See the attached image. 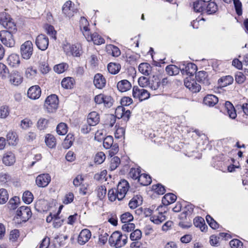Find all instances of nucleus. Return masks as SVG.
Wrapping results in <instances>:
<instances>
[{
  "label": "nucleus",
  "mask_w": 248,
  "mask_h": 248,
  "mask_svg": "<svg viewBox=\"0 0 248 248\" xmlns=\"http://www.w3.org/2000/svg\"><path fill=\"white\" fill-rule=\"evenodd\" d=\"M127 241V236L119 231L113 232L109 238L108 242L110 245L115 248L124 247Z\"/></svg>",
  "instance_id": "1"
},
{
  "label": "nucleus",
  "mask_w": 248,
  "mask_h": 248,
  "mask_svg": "<svg viewBox=\"0 0 248 248\" xmlns=\"http://www.w3.org/2000/svg\"><path fill=\"white\" fill-rule=\"evenodd\" d=\"M146 213L152 215L150 219L154 223L159 224L166 219L164 214L166 213V207L159 206L155 210L152 212V210L148 209Z\"/></svg>",
  "instance_id": "2"
},
{
  "label": "nucleus",
  "mask_w": 248,
  "mask_h": 248,
  "mask_svg": "<svg viewBox=\"0 0 248 248\" xmlns=\"http://www.w3.org/2000/svg\"><path fill=\"white\" fill-rule=\"evenodd\" d=\"M59 99L55 94H51L46 97L44 103V108L48 113H53L58 108Z\"/></svg>",
  "instance_id": "3"
},
{
  "label": "nucleus",
  "mask_w": 248,
  "mask_h": 248,
  "mask_svg": "<svg viewBox=\"0 0 248 248\" xmlns=\"http://www.w3.org/2000/svg\"><path fill=\"white\" fill-rule=\"evenodd\" d=\"M0 40L4 46L9 47H13L16 44L13 34L10 31H0Z\"/></svg>",
  "instance_id": "4"
},
{
  "label": "nucleus",
  "mask_w": 248,
  "mask_h": 248,
  "mask_svg": "<svg viewBox=\"0 0 248 248\" xmlns=\"http://www.w3.org/2000/svg\"><path fill=\"white\" fill-rule=\"evenodd\" d=\"M33 51V44L31 41H26L20 46V54L22 58L25 60H27L31 58Z\"/></svg>",
  "instance_id": "5"
},
{
  "label": "nucleus",
  "mask_w": 248,
  "mask_h": 248,
  "mask_svg": "<svg viewBox=\"0 0 248 248\" xmlns=\"http://www.w3.org/2000/svg\"><path fill=\"white\" fill-rule=\"evenodd\" d=\"M132 96L135 99L142 101L150 97V93L144 89L134 86L132 90Z\"/></svg>",
  "instance_id": "6"
},
{
  "label": "nucleus",
  "mask_w": 248,
  "mask_h": 248,
  "mask_svg": "<svg viewBox=\"0 0 248 248\" xmlns=\"http://www.w3.org/2000/svg\"><path fill=\"white\" fill-rule=\"evenodd\" d=\"M77 12V8L75 4L71 1L68 0L65 2L62 7V12L67 16H73Z\"/></svg>",
  "instance_id": "7"
},
{
  "label": "nucleus",
  "mask_w": 248,
  "mask_h": 248,
  "mask_svg": "<svg viewBox=\"0 0 248 248\" xmlns=\"http://www.w3.org/2000/svg\"><path fill=\"white\" fill-rule=\"evenodd\" d=\"M8 78L10 83L15 86L20 85L23 80V77L21 73L17 71L11 72Z\"/></svg>",
  "instance_id": "8"
},
{
  "label": "nucleus",
  "mask_w": 248,
  "mask_h": 248,
  "mask_svg": "<svg viewBox=\"0 0 248 248\" xmlns=\"http://www.w3.org/2000/svg\"><path fill=\"white\" fill-rule=\"evenodd\" d=\"M180 69L183 73L185 72L189 76L193 75L196 71V65L191 62H182L180 65Z\"/></svg>",
  "instance_id": "9"
},
{
  "label": "nucleus",
  "mask_w": 248,
  "mask_h": 248,
  "mask_svg": "<svg viewBox=\"0 0 248 248\" xmlns=\"http://www.w3.org/2000/svg\"><path fill=\"white\" fill-rule=\"evenodd\" d=\"M128 188L129 184L126 180H123L119 183L116 189L118 192V200H121L125 197Z\"/></svg>",
  "instance_id": "10"
},
{
  "label": "nucleus",
  "mask_w": 248,
  "mask_h": 248,
  "mask_svg": "<svg viewBox=\"0 0 248 248\" xmlns=\"http://www.w3.org/2000/svg\"><path fill=\"white\" fill-rule=\"evenodd\" d=\"M16 216L23 221L28 220L31 216V209L26 206H21L16 211Z\"/></svg>",
  "instance_id": "11"
},
{
  "label": "nucleus",
  "mask_w": 248,
  "mask_h": 248,
  "mask_svg": "<svg viewBox=\"0 0 248 248\" xmlns=\"http://www.w3.org/2000/svg\"><path fill=\"white\" fill-rule=\"evenodd\" d=\"M35 44L38 49L45 50L48 46V38L44 34H40L36 38Z\"/></svg>",
  "instance_id": "12"
},
{
  "label": "nucleus",
  "mask_w": 248,
  "mask_h": 248,
  "mask_svg": "<svg viewBox=\"0 0 248 248\" xmlns=\"http://www.w3.org/2000/svg\"><path fill=\"white\" fill-rule=\"evenodd\" d=\"M184 84L185 86L193 93L198 92L201 90V86L190 77L185 78Z\"/></svg>",
  "instance_id": "13"
},
{
  "label": "nucleus",
  "mask_w": 248,
  "mask_h": 248,
  "mask_svg": "<svg viewBox=\"0 0 248 248\" xmlns=\"http://www.w3.org/2000/svg\"><path fill=\"white\" fill-rule=\"evenodd\" d=\"M36 184L39 187L46 186L51 181V177L48 173L39 175L36 178Z\"/></svg>",
  "instance_id": "14"
},
{
  "label": "nucleus",
  "mask_w": 248,
  "mask_h": 248,
  "mask_svg": "<svg viewBox=\"0 0 248 248\" xmlns=\"http://www.w3.org/2000/svg\"><path fill=\"white\" fill-rule=\"evenodd\" d=\"M91 237V232L90 231L87 229L82 230L79 233L78 238V242L79 245H83L86 243Z\"/></svg>",
  "instance_id": "15"
},
{
  "label": "nucleus",
  "mask_w": 248,
  "mask_h": 248,
  "mask_svg": "<svg viewBox=\"0 0 248 248\" xmlns=\"http://www.w3.org/2000/svg\"><path fill=\"white\" fill-rule=\"evenodd\" d=\"M88 42L93 41L95 45H100L105 43L104 39L97 33H91L90 32L88 35L84 36Z\"/></svg>",
  "instance_id": "16"
},
{
  "label": "nucleus",
  "mask_w": 248,
  "mask_h": 248,
  "mask_svg": "<svg viewBox=\"0 0 248 248\" xmlns=\"http://www.w3.org/2000/svg\"><path fill=\"white\" fill-rule=\"evenodd\" d=\"M13 182V178L10 173L6 170L0 172V183L3 185H9Z\"/></svg>",
  "instance_id": "17"
},
{
  "label": "nucleus",
  "mask_w": 248,
  "mask_h": 248,
  "mask_svg": "<svg viewBox=\"0 0 248 248\" xmlns=\"http://www.w3.org/2000/svg\"><path fill=\"white\" fill-rule=\"evenodd\" d=\"M28 96L31 99L39 98L41 94V91L39 86L37 85L32 86L28 91Z\"/></svg>",
  "instance_id": "18"
},
{
  "label": "nucleus",
  "mask_w": 248,
  "mask_h": 248,
  "mask_svg": "<svg viewBox=\"0 0 248 248\" xmlns=\"http://www.w3.org/2000/svg\"><path fill=\"white\" fill-rule=\"evenodd\" d=\"M106 83V80L103 76L101 74L95 75L93 79V84L96 88L101 89L103 88Z\"/></svg>",
  "instance_id": "19"
},
{
  "label": "nucleus",
  "mask_w": 248,
  "mask_h": 248,
  "mask_svg": "<svg viewBox=\"0 0 248 248\" xmlns=\"http://www.w3.org/2000/svg\"><path fill=\"white\" fill-rule=\"evenodd\" d=\"M148 87L152 90L156 91L158 93L162 92L160 81L157 78L154 77L153 79L150 80Z\"/></svg>",
  "instance_id": "20"
},
{
  "label": "nucleus",
  "mask_w": 248,
  "mask_h": 248,
  "mask_svg": "<svg viewBox=\"0 0 248 248\" xmlns=\"http://www.w3.org/2000/svg\"><path fill=\"white\" fill-rule=\"evenodd\" d=\"M2 161L6 166H12L16 162L15 155L11 152H7L3 156Z\"/></svg>",
  "instance_id": "21"
},
{
  "label": "nucleus",
  "mask_w": 248,
  "mask_h": 248,
  "mask_svg": "<svg viewBox=\"0 0 248 248\" xmlns=\"http://www.w3.org/2000/svg\"><path fill=\"white\" fill-rule=\"evenodd\" d=\"M8 64L12 67H17L20 63L19 56L16 53L10 55L7 59Z\"/></svg>",
  "instance_id": "22"
},
{
  "label": "nucleus",
  "mask_w": 248,
  "mask_h": 248,
  "mask_svg": "<svg viewBox=\"0 0 248 248\" xmlns=\"http://www.w3.org/2000/svg\"><path fill=\"white\" fill-rule=\"evenodd\" d=\"M100 121V116L99 114L96 111L90 112L87 117V123L91 125H96Z\"/></svg>",
  "instance_id": "23"
},
{
  "label": "nucleus",
  "mask_w": 248,
  "mask_h": 248,
  "mask_svg": "<svg viewBox=\"0 0 248 248\" xmlns=\"http://www.w3.org/2000/svg\"><path fill=\"white\" fill-rule=\"evenodd\" d=\"M119 91L124 92L129 90L131 87V83L126 79H123L119 81L117 85Z\"/></svg>",
  "instance_id": "24"
},
{
  "label": "nucleus",
  "mask_w": 248,
  "mask_h": 248,
  "mask_svg": "<svg viewBox=\"0 0 248 248\" xmlns=\"http://www.w3.org/2000/svg\"><path fill=\"white\" fill-rule=\"evenodd\" d=\"M177 199L176 195L172 193H167L162 198V202L166 207V206L174 202Z\"/></svg>",
  "instance_id": "25"
},
{
  "label": "nucleus",
  "mask_w": 248,
  "mask_h": 248,
  "mask_svg": "<svg viewBox=\"0 0 248 248\" xmlns=\"http://www.w3.org/2000/svg\"><path fill=\"white\" fill-rule=\"evenodd\" d=\"M89 24L87 19L85 17H81L79 20V26L84 36L88 35V33L90 32L88 28Z\"/></svg>",
  "instance_id": "26"
},
{
  "label": "nucleus",
  "mask_w": 248,
  "mask_h": 248,
  "mask_svg": "<svg viewBox=\"0 0 248 248\" xmlns=\"http://www.w3.org/2000/svg\"><path fill=\"white\" fill-rule=\"evenodd\" d=\"M208 75L207 73L203 71H201L196 74L195 78L196 80L201 83L205 85L209 84V80L207 78Z\"/></svg>",
  "instance_id": "27"
},
{
  "label": "nucleus",
  "mask_w": 248,
  "mask_h": 248,
  "mask_svg": "<svg viewBox=\"0 0 248 248\" xmlns=\"http://www.w3.org/2000/svg\"><path fill=\"white\" fill-rule=\"evenodd\" d=\"M218 101V98L213 94H208L203 99V103L209 107H213Z\"/></svg>",
  "instance_id": "28"
},
{
  "label": "nucleus",
  "mask_w": 248,
  "mask_h": 248,
  "mask_svg": "<svg viewBox=\"0 0 248 248\" xmlns=\"http://www.w3.org/2000/svg\"><path fill=\"white\" fill-rule=\"evenodd\" d=\"M152 67L147 62L141 63L139 66V71L145 76L149 75L152 72Z\"/></svg>",
  "instance_id": "29"
},
{
  "label": "nucleus",
  "mask_w": 248,
  "mask_h": 248,
  "mask_svg": "<svg viewBox=\"0 0 248 248\" xmlns=\"http://www.w3.org/2000/svg\"><path fill=\"white\" fill-rule=\"evenodd\" d=\"M225 107L229 117L232 119H235L237 114L233 105L231 102L227 101L225 104Z\"/></svg>",
  "instance_id": "30"
},
{
  "label": "nucleus",
  "mask_w": 248,
  "mask_h": 248,
  "mask_svg": "<svg viewBox=\"0 0 248 248\" xmlns=\"http://www.w3.org/2000/svg\"><path fill=\"white\" fill-rule=\"evenodd\" d=\"M206 5V3L200 0H196L193 3V8L195 12H204Z\"/></svg>",
  "instance_id": "31"
},
{
  "label": "nucleus",
  "mask_w": 248,
  "mask_h": 248,
  "mask_svg": "<svg viewBox=\"0 0 248 248\" xmlns=\"http://www.w3.org/2000/svg\"><path fill=\"white\" fill-rule=\"evenodd\" d=\"M49 120L45 118H40L36 124V126L38 129L40 131H44L48 126Z\"/></svg>",
  "instance_id": "32"
},
{
  "label": "nucleus",
  "mask_w": 248,
  "mask_h": 248,
  "mask_svg": "<svg viewBox=\"0 0 248 248\" xmlns=\"http://www.w3.org/2000/svg\"><path fill=\"white\" fill-rule=\"evenodd\" d=\"M7 141L9 145H16L18 142L16 134L14 132H9L6 136Z\"/></svg>",
  "instance_id": "33"
},
{
  "label": "nucleus",
  "mask_w": 248,
  "mask_h": 248,
  "mask_svg": "<svg viewBox=\"0 0 248 248\" xmlns=\"http://www.w3.org/2000/svg\"><path fill=\"white\" fill-rule=\"evenodd\" d=\"M37 70L32 66H30L26 68L25 70V76L30 79H33L37 76Z\"/></svg>",
  "instance_id": "34"
},
{
  "label": "nucleus",
  "mask_w": 248,
  "mask_h": 248,
  "mask_svg": "<svg viewBox=\"0 0 248 248\" xmlns=\"http://www.w3.org/2000/svg\"><path fill=\"white\" fill-rule=\"evenodd\" d=\"M217 10V6L214 2L210 1L206 3L204 11L208 14H212L216 12Z\"/></svg>",
  "instance_id": "35"
},
{
  "label": "nucleus",
  "mask_w": 248,
  "mask_h": 248,
  "mask_svg": "<svg viewBox=\"0 0 248 248\" xmlns=\"http://www.w3.org/2000/svg\"><path fill=\"white\" fill-rule=\"evenodd\" d=\"M138 181L141 185L147 186L151 184L152 180L150 176L148 174L142 173L140 174Z\"/></svg>",
  "instance_id": "36"
},
{
  "label": "nucleus",
  "mask_w": 248,
  "mask_h": 248,
  "mask_svg": "<svg viewBox=\"0 0 248 248\" xmlns=\"http://www.w3.org/2000/svg\"><path fill=\"white\" fill-rule=\"evenodd\" d=\"M233 81L232 77L231 76H227L222 77L218 80L220 86L222 87H226L231 84Z\"/></svg>",
  "instance_id": "37"
},
{
  "label": "nucleus",
  "mask_w": 248,
  "mask_h": 248,
  "mask_svg": "<svg viewBox=\"0 0 248 248\" xmlns=\"http://www.w3.org/2000/svg\"><path fill=\"white\" fill-rule=\"evenodd\" d=\"M193 223L195 226L200 228L202 231H204L206 228L204 220L202 217H195L194 219Z\"/></svg>",
  "instance_id": "38"
},
{
  "label": "nucleus",
  "mask_w": 248,
  "mask_h": 248,
  "mask_svg": "<svg viewBox=\"0 0 248 248\" xmlns=\"http://www.w3.org/2000/svg\"><path fill=\"white\" fill-rule=\"evenodd\" d=\"M45 142L46 145L50 148H53L56 146V139L52 135L47 134L46 135Z\"/></svg>",
  "instance_id": "39"
},
{
  "label": "nucleus",
  "mask_w": 248,
  "mask_h": 248,
  "mask_svg": "<svg viewBox=\"0 0 248 248\" xmlns=\"http://www.w3.org/2000/svg\"><path fill=\"white\" fill-rule=\"evenodd\" d=\"M121 65L119 63L111 62L108 64V69L111 74H116L121 69Z\"/></svg>",
  "instance_id": "40"
},
{
  "label": "nucleus",
  "mask_w": 248,
  "mask_h": 248,
  "mask_svg": "<svg viewBox=\"0 0 248 248\" xmlns=\"http://www.w3.org/2000/svg\"><path fill=\"white\" fill-rule=\"evenodd\" d=\"M180 67L174 65H170L166 67V71L170 76L176 75L179 74Z\"/></svg>",
  "instance_id": "41"
},
{
  "label": "nucleus",
  "mask_w": 248,
  "mask_h": 248,
  "mask_svg": "<svg viewBox=\"0 0 248 248\" xmlns=\"http://www.w3.org/2000/svg\"><path fill=\"white\" fill-rule=\"evenodd\" d=\"M142 200L140 197H133L129 202V206L131 209H135L141 204Z\"/></svg>",
  "instance_id": "42"
},
{
  "label": "nucleus",
  "mask_w": 248,
  "mask_h": 248,
  "mask_svg": "<svg viewBox=\"0 0 248 248\" xmlns=\"http://www.w3.org/2000/svg\"><path fill=\"white\" fill-rule=\"evenodd\" d=\"M62 208V206L59 207V210L56 214V217H54V220L53 222V226L54 228H58L60 227L63 223V219H61L59 215L61 212V210Z\"/></svg>",
  "instance_id": "43"
},
{
  "label": "nucleus",
  "mask_w": 248,
  "mask_h": 248,
  "mask_svg": "<svg viewBox=\"0 0 248 248\" xmlns=\"http://www.w3.org/2000/svg\"><path fill=\"white\" fill-rule=\"evenodd\" d=\"M73 81L74 79L72 78H65L62 80L61 85L62 87L65 89H71L73 87Z\"/></svg>",
  "instance_id": "44"
},
{
  "label": "nucleus",
  "mask_w": 248,
  "mask_h": 248,
  "mask_svg": "<svg viewBox=\"0 0 248 248\" xmlns=\"http://www.w3.org/2000/svg\"><path fill=\"white\" fill-rule=\"evenodd\" d=\"M120 159L118 156L111 157L110 160L109 170H115L120 164Z\"/></svg>",
  "instance_id": "45"
},
{
  "label": "nucleus",
  "mask_w": 248,
  "mask_h": 248,
  "mask_svg": "<svg viewBox=\"0 0 248 248\" xmlns=\"http://www.w3.org/2000/svg\"><path fill=\"white\" fill-rule=\"evenodd\" d=\"M81 54V47L79 45H72L71 48V53L70 56L72 55L74 57H79Z\"/></svg>",
  "instance_id": "46"
},
{
  "label": "nucleus",
  "mask_w": 248,
  "mask_h": 248,
  "mask_svg": "<svg viewBox=\"0 0 248 248\" xmlns=\"http://www.w3.org/2000/svg\"><path fill=\"white\" fill-rule=\"evenodd\" d=\"M57 132L60 135H64L67 132V126L64 123L59 124L57 127Z\"/></svg>",
  "instance_id": "47"
},
{
  "label": "nucleus",
  "mask_w": 248,
  "mask_h": 248,
  "mask_svg": "<svg viewBox=\"0 0 248 248\" xmlns=\"http://www.w3.org/2000/svg\"><path fill=\"white\" fill-rule=\"evenodd\" d=\"M140 175V168H131L129 173V176L134 180H138Z\"/></svg>",
  "instance_id": "48"
},
{
  "label": "nucleus",
  "mask_w": 248,
  "mask_h": 248,
  "mask_svg": "<svg viewBox=\"0 0 248 248\" xmlns=\"http://www.w3.org/2000/svg\"><path fill=\"white\" fill-rule=\"evenodd\" d=\"M3 27L7 29L8 30V31H10L12 33L16 32L17 30L16 25L12 18H11L4 26H3Z\"/></svg>",
  "instance_id": "49"
},
{
  "label": "nucleus",
  "mask_w": 248,
  "mask_h": 248,
  "mask_svg": "<svg viewBox=\"0 0 248 248\" xmlns=\"http://www.w3.org/2000/svg\"><path fill=\"white\" fill-rule=\"evenodd\" d=\"M33 199V196L31 192L27 191L23 194L22 200L25 203L30 204L32 202Z\"/></svg>",
  "instance_id": "50"
},
{
  "label": "nucleus",
  "mask_w": 248,
  "mask_h": 248,
  "mask_svg": "<svg viewBox=\"0 0 248 248\" xmlns=\"http://www.w3.org/2000/svg\"><path fill=\"white\" fill-rule=\"evenodd\" d=\"M73 140L74 139L72 135H67L62 143L63 147L66 149L70 148L73 144Z\"/></svg>",
  "instance_id": "51"
},
{
  "label": "nucleus",
  "mask_w": 248,
  "mask_h": 248,
  "mask_svg": "<svg viewBox=\"0 0 248 248\" xmlns=\"http://www.w3.org/2000/svg\"><path fill=\"white\" fill-rule=\"evenodd\" d=\"M11 18L10 16L8 13L6 12L0 13V24L2 26H4Z\"/></svg>",
  "instance_id": "52"
},
{
  "label": "nucleus",
  "mask_w": 248,
  "mask_h": 248,
  "mask_svg": "<svg viewBox=\"0 0 248 248\" xmlns=\"http://www.w3.org/2000/svg\"><path fill=\"white\" fill-rule=\"evenodd\" d=\"M8 200V194L4 188L0 189V204L5 203Z\"/></svg>",
  "instance_id": "53"
},
{
  "label": "nucleus",
  "mask_w": 248,
  "mask_h": 248,
  "mask_svg": "<svg viewBox=\"0 0 248 248\" xmlns=\"http://www.w3.org/2000/svg\"><path fill=\"white\" fill-rule=\"evenodd\" d=\"M108 51H111V55L114 57H118L121 54L119 48L114 45H110L107 46Z\"/></svg>",
  "instance_id": "54"
},
{
  "label": "nucleus",
  "mask_w": 248,
  "mask_h": 248,
  "mask_svg": "<svg viewBox=\"0 0 248 248\" xmlns=\"http://www.w3.org/2000/svg\"><path fill=\"white\" fill-rule=\"evenodd\" d=\"M67 67V65L66 63H62L55 65L53 69L55 72L61 74L65 71Z\"/></svg>",
  "instance_id": "55"
},
{
  "label": "nucleus",
  "mask_w": 248,
  "mask_h": 248,
  "mask_svg": "<svg viewBox=\"0 0 248 248\" xmlns=\"http://www.w3.org/2000/svg\"><path fill=\"white\" fill-rule=\"evenodd\" d=\"M10 113L9 108L7 106H2L0 107V118H6Z\"/></svg>",
  "instance_id": "56"
},
{
  "label": "nucleus",
  "mask_w": 248,
  "mask_h": 248,
  "mask_svg": "<svg viewBox=\"0 0 248 248\" xmlns=\"http://www.w3.org/2000/svg\"><path fill=\"white\" fill-rule=\"evenodd\" d=\"M133 220V216L129 212H126L121 215V220L124 223H128Z\"/></svg>",
  "instance_id": "57"
},
{
  "label": "nucleus",
  "mask_w": 248,
  "mask_h": 248,
  "mask_svg": "<svg viewBox=\"0 0 248 248\" xmlns=\"http://www.w3.org/2000/svg\"><path fill=\"white\" fill-rule=\"evenodd\" d=\"M113 143V137L111 136H107L103 139V145L106 149H109Z\"/></svg>",
  "instance_id": "58"
},
{
  "label": "nucleus",
  "mask_w": 248,
  "mask_h": 248,
  "mask_svg": "<svg viewBox=\"0 0 248 248\" xmlns=\"http://www.w3.org/2000/svg\"><path fill=\"white\" fill-rule=\"evenodd\" d=\"M105 158V154L103 152H100L96 154L94 157V162L98 164H100L104 161Z\"/></svg>",
  "instance_id": "59"
},
{
  "label": "nucleus",
  "mask_w": 248,
  "mask_h": 248,
  "mask_svg": "<svg viewBox=\"0 0 248 248\" xmlns=\"http://www.w3.org/2000/svg\"><path fill=\"white\" fill-rule=\"evenodd\" d=\"M9 73V70L7 67L4 64L0 63V77L2 78H5Z\"/></svg>",
  "instance_id": "60"
},
{
  "label": "nucleus",
  "mask_w": 248,
  "mask_h": 248,
  "mask_svg": "<svg viewBox=\"0 0 248 248\" xmlns=\"http://www.w3.org/2000/svg\"><path fill=\"white\" fill-rule=\"evenodd\" d=\"M118 192L116 189H111L108 192V197L109 200L113 202L116 200V199L118 200Z\"/></svg>",
  "instance_id": "61"
},
{
  "label": "nucleus",
  "mask_w": 248,
  "mask_h": 248,
  "mask_svg": "<svg viewBox=\"0 0 248 248\" xmlns=\"http://www.w3.org/2000/svg\"><path fill=\"white\" fill-rule=\"evenodd\" d=\"M46 31L47 34L54 39H56V31L54 27L51 25H47L46 27Z\"/></svg>",
  "instance_id": "62"
},
{
  "label": "nucleus",
  "mask_w": 248,
  "mask_h": 248,
  "mask_svg": "<svg viewBox=\"0 0 248 248\" xmlns=\"http://www.w3.org/2000/svg\"><path fill=\"white\" fill-rule=\"evenodd\" d=\"M206 220L209 226L213 229H216L218 227L217 223L209 215L206 217Z\"/></svg>",
  "instance_id": "63"
},
{
  "label": "nucleus",
  "mask_w": 248,
  "mask_h": 248,
  "mask_svg": "<svg viewBox=\"0 0 248 248\" xmlns=\"http://www.w3.org/2000/svg\"><path fill=\"white\" fill-rule=\"evenodd\" d=\"M97 197L100 199H103L106 196L107 189L104 186H100L96 190Z\"/></svg>",
  "instance_id": "64"
}]
</instances>
